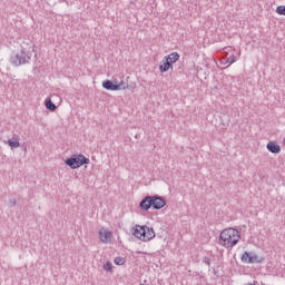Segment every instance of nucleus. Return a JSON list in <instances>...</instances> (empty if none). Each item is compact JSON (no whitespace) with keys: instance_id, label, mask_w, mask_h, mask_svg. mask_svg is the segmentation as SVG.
Returning a JSON list of instances; mask_svg holds the SVG:
<instances>
[{"instance_id":"1","label":"nucleus","mask_w":285,"mask_h":285,"mask_svg":"<svg viewBox=\"0 0 285 285\" xmlns=\"http://www.w3.org/2000/svg\"><path fill=\"white\" fill-rule=\"evenodd\" d=\"M239 239H242L239 230L233 227L224 229L219 235L220 246H224L225 248H233V246H237Z\"/></svg>"},{"instance_id":"2","label":"nucleus","mask_w":285,"mask_h":285,"mask_svg":"<svg viewBox=\"0 0 285 285\" xmlns=\"http://www.w3.org/2000/svg\"><path fill=\"white\" fill-rule=\"evenodd\" d=\"M65 164L69 166V168H72V170H75L77 168H81V166L90 164V159L81 154L72 155L70 158H67L65 160Z\"/></svg>"},{"instance_id":"3","label":"nucleus","mask_w":285,"mask_h":285,"mask_svg":"<svg viewBox=\"0 0 285 285\" xmlns=\"http://www.w3.org/2000/svg\"><path fill=\"white\" fill-rule=\"evenodd\" d=\"M30 59H32V53H26V51L21 50L17 53H13L10 58L12 66L19 67L24 63H30Z\"/></svg>"},{"instance_id":"4","label":"nucleus","mask_w":285,"mask_h":285,"mask_svg":"<svg viewBox=\"0 0 285 285\" xmlns=\"http://www.w3.org/2000/svg\"><path fill=\"white\" fill-rule=\"evenodd\" d=\"M240 259L245 264H262V262H264V257H259L257 254H253V256H250V253L248 252H245Z\"/></svg>"},{"instance_id":"5","label":"nucleus","mask_w":285,"mask_h":285,"mask_svg":"<svg viewBox=\"0 0 285 285\" xmlns=\"http://www.w3.org/2000/svg\"><path fill=\"white\" fill-rule=\"evenodd\" d=\"M166 206V200L160 196H151V208L154 210H161Z\"/></svg>"},{"instance_id":"6","label":"nucleus","mask_w":285,"mask_h":285,"mask_svg":"<svg viewBox=\"0 0 285 285\" xmlns=\"http://www.w3.org/2000/svg\"><path fill=\"white\" fill-rule=\"evenodd\" d=\"M142 234L144 238H141V242H150V239H155L156 237L155 229L146 225L142 226Z\"/></svg>"},{"instance_id":"7","label":"nucleus","mask_w":285,"mask_h":285,"mask_svg":"<svg viewBox=\"0 0 285 285\" xmlns=\"http://www.w3.org/2000/svg\"><path fill=\"white\" fill-rule=\"evenodd\" d=\"M266 148L269 153H273V155H279V153H282V147L275 141L267 142Z\"/></svg>"},{"instance_id":"8","label":"nucleus","mask_w":285,"mask_h":285,"mask_svg":"<svg viewBox=\"0 0 285 285\" xmlns=\"http://www.w3.org/2000/svg\"><path fill=\"white\" fill-rule=\"evenodd\" d=\"M141 210H150L153 208L151 196H146L139 204Z\"/></svg>"},{"instance_id":"9","label":"nucleus","mask_w":285,"mask_h":285,"mask_svg":"<svg viewBox=\"0 0 285 285\" xmlns=\"http://www.w3.org/2000/svg\"><path fill=\"white\" fill-rule=\"evenodd\" d=\"M102 88H105V90H111V91L119 90V87L117 85H115V82H112V80H105L102 82Z\"/></svg>"},{"instance_id":"10","label":"nucleus","mask_w":285,"mask_h":285,"mask_svg":"<svg viewBox=\"0 0 285 285\" xmlns=\"http://www.w3.org/2000/svg\"><path fill=\"white\" fill-rule=\"evenodd\" d=\"M99 237H100V240L104 242V244H108V242H110V239L112 237V233L106 232V230H100Z\"/></svg>"},{"instance_id":"11","label":"nucleus","mask_w":285,"mask_h":285,"mask_svg":"<svg viewBox=\"0 0 285 285\" xmlns=\"http://www.w3.org/2000/svg\"><path fill=\"white\" fill-rule=\"evenodd\" d=\"M144 226L136 225V227L132 228V235L134 237H137V239H144Z\"/></svg>"},{"instance_id":"12","label":"nucleus","mask_w":285,"mask_h":285,"mask_svg":"<svg viewBox=\"0 0 285 285\" xmlns=\"http://www.w3.org/2000/svg\"><path fill=\"white\" fill-rule=\"evenodd\" d=\"M164 59L169 63H177L179 61V55L177 52H171L168 56H165Z\"/></svg>"},{"instance_id":"13","label":"nucleus","mask_w":285,"mask_h":285,"mask_svg":"<svg viewBox=\"0 0 285 285\" xmlns=\"http://www.w3.org/2000/svg\"><path fill=\"white\" fill-rule=\"evenodd\" d=\"M8 146L10 148H19L21 144L19 142V136L14 135L11 139L8 140Z\"/></svg>"},{"instance_id":"14","label":"nucleus","mask_w":285,"mask_h":285,"mask_svg":"<svg viewBox=\"0 0 285 285\" xmlns=\"http://www.w3.org/2000/svg\"><path fill=\"white\" fill-rule=\"evenodd\" d=\"M45 106L47 110H50L51 112H55V110H57V105H55V102H52L50 98L46 100Z\"/></svg>"},{"instance_id":"15","label":"nucleus","mask_w":285,"mask_h":285,"mask_svg":"<svg viewBox=\"0 0 285 285\" xmlns=\"http://www.w3.org/2000/svg\"><path fill=\"white\" fill-rule=\"evenodd\" d=\"M235 56L234 55H232V56H229L228 58H226L225 60H223L222 61V63L224 65V66H226V63L228 65V66H233V63H235Z\"/></svg>"},{"instance_id":"16","label":"nucleus","mask_w":285,"mask_h":285,"mask_svg":"<svg viewBox=\"0 0 285 285\" xmlns=\"http://www.w3.org/2000/svg\"><path fill=\"white\" fill-rule=\"evenodd\" d=\"M160 72H168V65L166 62V59L164 58L159 65Z\"/></svg>"},{"instance_id":"17","label":"nucleus","mask_w":285,"mask_h":285,"mask_svg":"<svg viewBox=\"0 0 285 285\" xmlns=\"http://www.w3.org/2000/svg\"><path fill=\"white\" fill-rule=\"evenodd\" d=\"M114 262H115L116 266H124L126 264V258H124V257H116L114 259Z\"/></svg>"},{"instance_id":"18","label":"nucleus","mask_w":285,"mask_h":285,"mask_svg":"<svg viewBox=\"0 0 285 285\" xmlns=\"http://www.w3.org/2000/svg\"><path fill=\"white\" fill-rule=\"evenodd\" d=\"M118 87V90H126V88H128V82L121 80L120 82H118V85H116Z\"/></svg>"},{"instance_id":"19","label":"nucleus","mask_w":285,"mask_h":285,"mask_svg":"<svg viewBox=\"0 0 285 285\" xmlns=\"http://www.w3.org/2000/svg\"><path fill=\"white\" fill-rule=\"evenodd\" d=\"M276 13L285 17V6H278L276 8Z\"/></svg>"},{"instance_id":"20","label":"nucleus","mask_w":285,"mask_h":285,"mask_svg":"<svg viewBox=\"0 0 285 285\" xmlns=\"http://www.w3.org/2000/svg\"><path fill=\"white\" fill-rule=\"evenodd\" d=\"M104 271H112V263L107 262V263L104 265Z\"/></svg>"},{"instance_id":"21","label":"nucleus","mask_w":285,"mask_h":285,"mask_svg":"<svg viewBox=\"0 0 285 285\" xmlns=\"http://www.w3.org/2000/svg\"><path fill=\"white\" fill-rule=\"evenodd\" d=\"M204 264H207V266H210V258L205 256L203 259Z\"/></svg>"},{"instance_id":"22","label":"nucleus","mask_w":285,"mask_h":285,"mask_svg":"<svg viewBox=\"0 0 285 285\" xmlns=\"http://www.w3.org/2000/svg\"><path fill=\"white\" fill-rule=\"evenodd\" d=\"M167 63V70H173V62H168V60H165Z\"/></svg>"},{"instance_id":"23","label":"nucleus","mask_w":285,"mask_h":285,"mask_svg":"<svg viewBox=\"0 0 285 285\" xmlns=\"http://www.w3.org/2000/svg\"><path fill=\"white\" fill-rule=\"evenodd\" d=\"M10 206H17V199L10 200Z\"/></svg>"},{"instance_id":"24","label":"nucleus","mask_w":285,"mask_h":285,"mask_svg":"<svg viewBox=\"0 0 285 285\" xmlns=\"http://www.w3.org/2000/svg\"><path fill=\"white\" fill-rule=\"evenodd\" d=\"M112 83H114V86H119V80L114 79V80H112Z\"/></svg>"}]
</instances>
